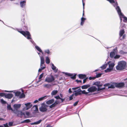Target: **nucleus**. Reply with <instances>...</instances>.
<instances>
[{"label": "nucleus", "mask_w": 127, "mask_h": 127, "mask_svg": "<svg viewBox=\"0 0 127 127\" xmlns=\"http://www.w3.org/2000/svg\"><path fill=\"white\" fill-rule=\"evenodd\" d=\"M126 65L125 62L124 61H120L118 62V65L116 67L117 70H121L125 69Z\"/></svg>", "instance_id": "1"}, {"label": "nucleus", "mask_w": 127, "mask_h": 127, "mask_svg": "<svg viewBox=\"0 0 127 127\" xmlns=\"http://www.w3.org/2000/svg\"><path fill=\"white\" fill-rule=\"evenodd\" d=\"M18 32L24 35L25 37L29 40L32 38L30 32L28 31H19L18 30Z\"/></svg>", "instance_id": "2"}, {"label": "nucleus", "mask_w": 127, "mask_h": 127, "mask_svg": "<svg viewBox=\"0 0 127 127\" xmlns=\"http://www.w3.org/2000/svg\"><path fill=\"white\" fill-rule=\"evenodd\" d=\"M48 107V106L46 105L45 103H43L41 105V106L39 108V111L42 112H46L47 110V108Z\"/></svg>", "instance_id": "3"}, {"label": "nucleus", "mask_w": 127, "mask_h": 127, "mask_svg": "<svg viewBox=\"0 0 127 127\" xmlns=\"http://www.w3.org/2000/svg\"><path fill=\"white\" fill-rule=\"evenodd\" d=\"M13 113L18 117L20 115L21 117L22 118L21 116L23 115H24V116H25V113L21 110H19L17 109H14V110H13Z\"/></svg>", "instance_id": "4"}, {"label": "nucleus", "mask_w": 127, "mask_h": 127, "mask_svg": "<svg viewBox=\"0 0 127 127\" xmlns=\"http://www.w3.org/2000/svg\"><path fill=\"white\" fill-rule=\"evenodd\" d=\"M115 86L117 88H123L125 85V84L124 82H121L119 83H114Z\"/></svg>", "instance_id": "5"}, {"label": "nucleus", "mask_w": 127, "mask_h": 127, "mask_svg": "<svg viewBox=\"0 0 127 127\" xmlns=\"http://www.w3.org/2000/svg\"><path fill=\"white\" fill-rule=\"evenodd\" d=\"M63 73H64L66 75L70 77V78L73 79H75L76 78V75L77 74H75L73 75V74L68 73L67 72H63Z\"/></svg>", "instance_id": "6"}, {"label": "nucleus", "mask_w": 127, "mask_h": 127, "mask_svg": "<svg viewBox=\"0 0 127 127\" xmlns=\"http://www.w3.org/2000/svg\"><path fill=\"white\" fill-rule=\"evenodd\" d=\"M97 90V88L95 86H93L90 87L87 90L89 93H93L96 91Z\"/></svg>", "instance_id": "7"}, {"label": "nucleus", "mask_w": 127, "mask_h": 127, "mask_svg": "<svg viewBox=\"0 0 127 127\" xmlns=\"http://www.w3.org/2000/svg\"><path fill=\"white\" fill-rule=\"evenodd\" d=\"M51 78H46L45 79V81L48 83H50L54 81L55 80L54 78L52 75H51Z\"/></svg>", "instance_id": "8"}, {"label": "nucleus", "mask_w": 127, "mask_h": 127, "mask_svg": "<svg viewBox=\"0 0 127 127\" xmlns=\"http://www.w3.org/2000/svg\"><path fill=\"white\" fill-rule=\"evenodd\" d=\"M115 9L119 16H123V14L119 6L117 7H116L115 8Z\"/></svg>", "instance_id": "9"}, {"label": "nucleus", "mask_w": 127, "mask_h": 127, "mask_svg": "<svg viewBox=\"0 0 127 127\" xmlns=\"http://www.w3.org/2000/svg\"><path fill=\"white\" fill-rule=\"evenodd\" d=\"M26 106V107L24 108L26 110H28L32 106V105L31 104V102H28L25 104Z\"/></svg>", "instance_id": "10"}, {"label": "nucleus", "mask_w": 127, "mask_h": 127, "mask_svg": "<svg viewBox=\"0 0 127 127\" xmlns=\"http://www.w3.org/2000/svg\"><path fill=\"white\" fill-rule=\"evenodd\" d=\"M33 110L34 111L35 113H38V106L37 105H34L32 107Z\"/></svg>", "instance_id": "11"}, {"label": "nucleus", "mask_w": 127, "mask_h": 127, "mask_svg": "<svg viewBox=\"0 0 127 127\" xmlns=\"http://www.w3.org/2000/svg\"><path fill=\"white\" fill-rule=\"evenodd\" d=\"M21 105L20 104H15L13 105V107L15 109L17 110L21 107Z\"/></svg>", "instance_id": "12"}, {"label": "nucleus", "mask_w": 127, "mask_h": 127, "mask_svg": "<svg viewBox=\"0 0 127 127\" xmlns=\"http://www.w3.org/2000/svg\"><path fill=\"white\" fill-rule=\"evenodd\" d=\"M51 68L54 71V72L55 73H56L58 72V69L53 64H52V66Z\"/></svg>", "instance_id": "13"}, {"label": "nucleus", "mask_w": 127, "mask_h": 127, "mask_svg": "<svg viewBox=\"0 0 127 127\" xmlns=\"http://www.w3.org/2000/svg\"><path fill=\"white\" fill-rule=\"evenodd\" d=\"M40 66H43L44 63V59L43 56H40Z\"/></svg>", "instance_id": "14"}, {"label": "nucleus", "mask_w": 127, "mask_h": 127, "mask_svg": "<svg viewBox=\"0 0 127 127\" xmlns=\"http://www.w3.org/2000/svg\"><path fill=\"white\" fill-rule=\"evenodd\" d=\"M13 96V95L12 94H5V97L6 98L8 99H11Z\"/></svg>", "instance_id": "15"}, {"label": "nucleus", "mask_w": 127, "mask_h": 127, "mask_svg": "<svg viewBox=\"0 0 127 127\" xmlns=\"http://www.w3.org/2000/svg\"><path fill=\"white\" fill-rule=\"evenodd\" d=\"M54 102V99H50L46 102V103L48 105H50L53 103Z\"/></svg>", "instance_id": "16"}, {"label": "nucleus", "mask_w": 127, "mask_h": 127, "mask_svg": "<svg viewBox=\"0 0 127 127\" xmlns=\"http://www.w3.org/2000/svg\"><path fill=\"white\" fill-rule=\"evenodd\" d=\"M125 31L124 29H121L119 33V35L120 37H121L122 36L124 33H125Z\"/></svg>", "instance_id": "17"}, {"label": "nucleus", "mask_w": 127, "mask_h": 127, "mask_svg": "<svg viewBox=\"0 0 127 127\" xmlns=\"http://www.w3.org/2000/svg\"><path fill=\"white\" fill-rule=\"evenodd\" d=\"M111 61H109L107 63L105 64L102 65V66L100 67V68H101V69L102 70L106 68V67L107 66L108 64H109V63H110Z\"/></svg>", "instance_id": "18"}, {"label": "nucleus", "mask_w": 127, "mask_h": 127, "mask_svg": "<svg viewBox=\"0 0 127 127\" xmlns=\"http://www.w3.org/2000/svg\"><path fill=\"white\" fill-rule=\"evenodd\" d=\"M26 1H23L20 2V6L21 7L23 8L25 7L26 4Z\"/></svg>", "instance_id": "19"}, {"label": "nucleus", "mask_w": 127, "mask_h": 127, "mask_svg": "<svg viewBox=\"0 0 127 127\" xmlns=\"http://www.w3.org/2000/svg\"><path fill=\"white\" fill-rule=\"evenodd\" d=\"M90 86V84H87L83 85L82 86L81 88L82 89H86L89 88Z\"/></svg>", "instance_id": "20"}, {"label": "nucleus", "mask_w": 127, "mask_h": 127, "mask_svg": "<svg viewBox=\"0 0 127 127\" xmlns=\"http://www.w3.org/2000/svg\"><path fill=\"white\" fill-rule=\"evenodd\" d=\"M78 77L80 79H83L86 77V76L84 74H80L79 75Z\"/></svg>", "instance_id": "21"}, {"label": "nucleus", "mask_w": 127, "mask_h": 127, "mask_svg": "<svg viewBox=\"0 0 127 127\" xmlns=\"http://www.w3.org/2000/svg\"><path fill=\"white\" fill-rule=\"evenodd\" d=\"M86 19L83 17H82L81 18V22L80 23V25L82 26L83 25L85 20Z\"/></svg>", "instance_id": "22"}, {"label": "nucleus", "mask_w": 127, "mask_h": 127, "mask_svg": "<svg viewBox=\"0 0 127 127\" xmlns=\"http://www.w3.org/2000/svg\"><path fill=\"white\" fill-rule=\"evenodd\" d=\"M109 65V67L112 70H113V67L115 65V64L113 63H111L110 64L109 63L108 64Z\"/></svg>", "instance_id": "23"}, {"label": "nucleus", "mask_w": 127, "mask_h": 127, "mask_svg": "<svg viewBox=\"0 0 127 127\" xmlns=\"http://www.w3.org/2000/svg\"><path fill=\"white\" fill-rule=\"evenodd\" d=\"M115 52H111L110 53V57L111 58H114L115 55Z\"/></svg>", "instance_id": "24"}, {"label": "nucleus", "mask_w": 127, "mask_h": 127, "mask_svg": "<svg viewBox=\"0 0 127 127\" xmlns=\"http://www.w3.org/2000/svg\"><path fill=\"white\" fill-rule=\"evenodd\" d=\"M58 91L56 90H54L52 92L51 95L52 96L55 95L58 93Z\"/></svg>", "instance_id": "25"}, {"label": "nucleus", "mask_w": 127, "mask_h": 127, "mask_svg": "<svg viewBox=\"0 0 127 127\" xmlns=\"http://www.w3.org/2000/svg\"><path fill=\"white\" fill-rule=\"evenodd\" d=\"M44 52L45 53L47 54L48 55H50L51 54V52L50 51L49 49L44 50Z\"/></svg>", "instance_id": "26"}, {"label": "nucleus", "mask_w": 127, "mask_h": 127, "mask_svg": "<svg viewBox=\"0 0 127 127\" xmlns=\"http://www.w3.org/2000/svg\"><path fill=\"white\" fill-rule=\"evenodd\" d=\"M7 109L8 110H11L13 112V110H14V109H13L12 108H11V106L10 105H7Z\"/></svg>", "instance_id": "27"}, {"label": "nucleus", "mask_w": 127, "mask_h": 127, "mask_svg": "<svg viewBox=\"0 0 127 127\" xmlns=\"http://www.w3.org/2000/svg\"><path fill=\"white\" fill-rule=\"evenodd\" d=\"M46 63L47 64H49L50 63V59L48 57H47L45 58Z\"/></svg>", "instance_id": "28"}, {"label": "nucleus", "mask_w": 127, "mask_h": 127, "mask_svg": "<svg viewBox=\"0 0 127 127\" xmlns=\"http://www.w3.org/2000/svg\"><path fill=\"white\" fill-rule=\"evenodd\" d=\"M14 93H15V96H19L21 94V92L20 91H17Z\"/></svg>", "instance_id": "29"}, {"label": "nucleus", "mask_w": 127, "mask_h": 127, "mask_svg": "<svg viewBox=\"0 0 127 127\" xmlns=\"http://www.w3.org/2000/svg\"><path fill=\"white\" fill-rule=\"evenodd\" d=\"M25 97V95L24 93H21L20 94L19 96V98H24Z\"/></svg>", "instance_id": "30"}, {"label": "nucleus", "mask_w": 127, "mask_h": 127, "mask_svg": "<svg viewBox=\"0 0 127 127\" xmlns=\"http://www.w3.org/2000/svg\"><path fill=\"white\" fill-rule=\"evenodd\" d=\"M96 74L95 77V78H98L100 77L102 74V73H97V72L96 73Z\"/></svg>", "instance_id": "31"}, {"label": "nucleus", "mask_w": 127, "mask_h": 127, "mask_svg": "<svg viewBox=\"0 0 127 127\" xmlns=\"http://www.w3.org/2000/svg\"><path fill=\"white\" fill-rule=\"evenodd\" d=\"M31 122L30 120L29 119H27L24 120L21 122V123L22 124L24 123H28Z\"/></svg>", "instance_id": "32"}, {"label": "nucleus", "mask_w": 127, "mask_h": 127, "mask_svg": "<svg viewBox=\"0 0 127 127\" xmlns=\"http://www.w3.org/2000/svg\"><path fill=\"white\" fill-rule=\"evenodd\" d=\"M40 66L41 67V68H39L38 70V71L39 72H41L43 69H45L46 68V67L44 65V66L42 67V66Z\"/></svg>", "instance_id": "33"}, {"label": "nucleus", "mask_w": 127, "mask_h": 127, "mask_svg": "<svg viewBox=\"0 0 127 127\" xmlns=\"http://www.w3.org/2000/svg\"><path fill=\"white\" fill-rule=\"evenodd\" d=\"M47 96H45L43 97H41L38 99V100L40 101L44 99H45L46 98V97Z\"/></svg>", "instance_id": "34"}, {"label": "nucleus", "mask_w": 127, "mask_h": 127, "mask_svg": "<svg viewBox=\"0 0 127 127\" xmlns=\"http://www.w3.org/2000/svg\"><path fill=\"white\" fill-rule=\"evenodd\" d=\"M112 70L109 67L107 68L104 71L106 73L108 72L111 71Z\"/></svg>", "instance_id": "35"}, {"label": "nucleus", "mask_w": 127, "mask_h": 127, "mask_svg": "<svg viewBox=\"0 0 127 127\" xmlns=\"http://www.w3.org/2000/svg\"><path fill=\"white\" fill-rule=\"evenodd\" d=\"M35 48L39 52H41V48L39 47L38 46H37V45H36L35 46Z\"/></svg>", "instance_id": "36"}, {"label": "nucleus", "mask_w": 127, "mask_h": 127, "mask_svg": "<svg viewBox=\"0 0 127 127\" xmlns=\"http://www.w3.org/2000/svg\"><path fill=\"white\" fill-rule=\"evenodd\" d=\"M51 86V85L49 84H46L44 85V87H46L48 88H50Z\"/></svg>", "instance_id": "37"}, {"label": "nucleus", "mask_w": 127, "mask_h": 127, "mask_svg": "<svg viewBox=\"0 0 127 127\" xmlns=\"http://www.w3.org/2000/svg\"><path fill=\"white\" fill-rule=\"evenodd\" d=\"M100 83V82L99 81H97L94 83L93 85L96 86L97 87L98 86L99 84Z\"/></svg>", "instance_id": "38"}, {"label": "nucleus", "mask_w": 127, "mask_h": 127, "mask_svg": "<svg viewBox=\"0 0 127 127\" xmlns=\"http://www.w3.org/2000/svg\"><path fill=\"white\" fill-rule=\"evenodd\" d=\"M81 94H85L86 95H87L89 93V92H86L85 90H83L81 91Z\"/></svg>", "instance_id": "39"}, {"label": "nucleus", "mask_w": 127, "mask_h": 127, "mask_svg": "<svg viewBox=\"0 0 127 127\" xmlns=\"http://www.w3.org/2000/svg\"><path fill=\"white\" fill-rule=\"evenodd\" d=\"M30 42L33 44V45L34 46H36V43L34 42V41L32 39V38H31L30 40Z\"/></svg>", "instance_id": "40"}, {"label": "nucleus", "mask_w": 127, "mask_h": 127, "mask_svg": "<svg viewBox=\"0 0 127 127\" xmlns=\"http://www.w3.org/2000/svg\"><path fill=\"white\" fill-rule=\"evenodd\" d=\"M114 3L113 4V5L115 7V8L117 6H118V4L117 1H115V3Z\"/></svg>", "instance_id": "41"}, {"label": "nucleus", "mask_w": 127, "mask_h": 127, "mask_svg": "<svg viewBox=\"0 0 127 127\" xmlns=\"http://www.w3.org/2000/svg\"><path fill=\"white\" fill-rule=\"evenodd\" d=\"M0 102L2 104H5L7 103V102L6 101L3 100V99H1L0 100Z\"/></svg>", "instance_id": "42"}, {"label": "nucleus", "mask_w": 127, "mask_h": 127, "mask_svg": "<svg viewBox=\"0 0 127 127\" xmlns=\"http://www.w3.org/2000/svg\"><path fill=\"white\" fill-rule=\"evenodd\" d=\"M115 86L113 84H111L110 86H109L108 87V89H114L115 88Z\"/></svg>", "instance_id": "43"}, {"label": "nucleus", "mask_w": 127, "mask_h": 127, "mask_svg": "<svg viewBox=\"0 0 127 127\" xmlns=\"http://www.w3.org/2000/svg\"><path fill=\"white\" fill-rule=\"evenodd\" d=\"M120 57V56L119 55H116L114 57V58L115 59H117L119 58Z\"/></svg>", "instance_id": "44"}, {"label": "nucleus", "mask_w": 127, "mask_h": 127, "mask_svg": "<svg viewBox=\"0 0 127 127\" xmlns=\"http://www.w3.org/2000/svg\"><path fill=\"white\" fill-rule=\"evenodd\" d=\"M123 18L124 19L123 21L125 22H126L127 21V17L124 16H123Z\"/></svg>", "instance_id": "45"}, {"label": "nucleus", "mask_w": 127, "mask_h": 127, "mask_svg": "<svg viewBox=\"0 0 127 127\" xmlns=\"http://www.w3.org/2000/svg\"><path fill=\"white\" fill-rule=\"evenodd\" d=\"M6 94L3 93H0V96L1 97H3L4 96L5 97V95Z\"/></svg>", "instance_id": "46"}, {"label": "nucleus", "mask_w": 127, "mask_h": 127, "mask_svg": "<svg viewBox=\"0 0 127 127\" xmlns=\"http://www.w3.org/2000/svg\"><path fill=\"white\" fill-rule=\"evenodd\" d=\"M44 75V73H42L41 74H40L39 75V79H41L43 77Z\"/></svg>", "instance_id": "47"}, {"label": "nucleus", "mask_w": 127, "mask_h": 127, "mask_svg": "<svg viewBox=\"0 0 127 127\" xmlns=\"http://www.w3.org/2000/svg\"><path fill=\"white\" fill-rule=\"evenodd\" d=\"M117 47H115V48L113 50V51L114 52H115V53H117Z\"/></svg>", "instance_id": "48"}, {"label": "nucleus", "mask_w": 127, "mask_h": 127, "mask_svg": "<svg viewBox=\"0 0 127 127\" xmlns=\"http://www.w3.org/2000/svg\"><path fill=\"white\" fill-rule=\"evenodd\" d=\"M88 79V77H86L85 78H84L83 80V83H85L87 81V80Z\"/></svg>", "instance_id": "49"}, {"label": "nucleus", "mask_w": 127, "mask_h": 127, "mask_svg": "<svg viewBox=\"0 0 127 127\" xmlns=\"http://www.w3.org/2000/svg\"><path fill=\"white\" fill-rule=\"evenodd\" d=\"M95 77H89V79L90 80H94L95 78Z\"/></svg>", "instance_id": "50"}, {"label": "nucleus", "mask_w": 127, "mask_h": 127, "mask_svg": "<svg viewBox=\"0 0 127 127\" xmlns=\"http://www.w3.org/2000/svg\"><path fill=\"white\" fill-rule=\"evenodd\" d=\"M122 36V38H121V37H120V39L121 40L124 39L125 38V37H126L125 35V34L123 35Z\"/></svg>", "instance_id": "51"}, {"label": "nucleus", "mask_w": 127, "mask_h": 127, "mask_svg": "<svg viewBox=\"0 0 127 127\" xmlns=\"http://www.w3.org/2000/svg\"><path fill=\"white\" fill-rule=\"evenodd\" d=\"M41 121H42L41 120H39L38 121H37L36 122V124L37 125V124H39L41 122Z\"/></svg>", "instance_id": "52"}, {"label": "nucleus", "mask_w": 127, "mask_h": 127, "mask_svg": "<svg viewBox=\"0 0 127 127\" xmlns=\"http://www.w3.org/2000/svg\"><path fill=\"white\" fill-rule=\"evenodd\" d=\"M13 123V122H10L8 123V125L9 126H12Z\"/></svg>", "instance_id": "53"}, {"label": "nucleus", "mask_w": 127, "mask_h": 127, "mask_svg": "<svg viewBox=\"0 0 127 127\" xmlns=\"http://www.w3.org/2000/svg\"><path fill=\"white\" fill-rule=\"evenodd\" d=\"M121 26H122V27H121L122 28H126V25L125 24L123 23L122 24V25Z\"/></svg>", "instance_id": "54"}, {"label": "nucleus", "mask_w": 127, "mask_h": 127, "mask_svg": "<svg viewBox=\"0 0 127 127\" xmlns=\"http://www.w3.org/2000/svg\"><path fill=\"white\" fill-rule=\"evenodd\" d=\"M55 98L57 99H61V98L60 97L59 95L55 96Z\"/></svg>", "instance_id": "55"}, {"label": "nucleus", "mask_w": 127, "mask_h": 127, "mask_svg": "<svg viewBox=\"0 0 127 127\" xmlns=\"http://www.w3.org/2000/svg\"><path fill=\"white\" fill-rule=\"evenodd\" d=\"M4 127H8V125L7 123H6L5 124H3V125Z\"/></svg>", "instance_id": "56"}, {"label": "nucleus", "mask_w": 127, "mask_h": 127, "mask_svg": "<svg viewBox=\"0 0 127 127\" xmlns=\"http://www.w3.org/2000/svg\"><path fill=\"white\" fill-rule=\"evenodd\" d=\"M110 85V83H108L104 85V87H106V86H109Z\"/></svg>", "instance_id": "57"}, {"label": "nucleus", "mask_w": 127, "mask_h": 127, "mask_svg": "<svg viewBox=\"0 0 127 127\" xmlns=\"http://www.w3.org/2000/svg\"><path fill=\"white\" fill-rule=\"evenodd\" d=\"M79 88V87H76L73 88L72 89L73 90L76 91V90L77 89H78Z\"/></svg>", "instance_id": "58"}, {"label": "nucleus", "mask_w": 127, "mask_h": 127, "mask_svg": "<svg viewBox=\"0 0 127 127\" xmlns=\"http://www.w3.org/2000/svg\"><path fill=\"white\" fill-rule=\"evenodd\" d=\"M25 113L26 115L27 116H29L30 115V113L29 112L26 111Z\"/></svg>", "instance_id": "59"}, {"label": "nucleus", "mask_w": 127, "mask_h": 127, "mask_svg": "<svg viewBox=\"0 0 127 127\" xmlns=\"http://www.w3.org/2000/svg\"><path fill=\"white\" fill-rule=\"evenodd\" d=\"M78 101H76L75 102L73 105V106H76L77 104Z\"/></svg>", "instance_id": "60"}, {"label": "nucleus", "mask_w": 127, "mask_h": 127, "mask_svg": "<svg viewBox=\"0 0 127 127\" xmlns=\"http://www.w3.org/2000/svg\"><path fill=\"white\" fill-rule=\"evenodd\" d=\"M124 16V14H123V16H119V17H120V21H121V22H122V18H123V16Z\"/></svg>", "instance_id": "61"}, {"label": "nucleus", "mask_w": 127, "mask_h": 127, "mask_svg": "<svg viewBox=\"0 0 127 127\" xmlns=\"http://www.w3.org/2000/svg\"><path fill=\"white\" fill-rule=\"evenodd\" d=\"M76 81L78 83H81L82 82V81L81 80H76Z\"/></svg>", "instance_id": "62"}, {"label": "nucleus", "mask_w": 127, "mask_h": 127, "mask_svg": "<svg viewBox=\"0 0 127 127\" xmlns=\"http://www.w3.org/2000/svg\"><path fill=\"white\" fill-rule=\"evenodd\" d=\"M109 2L111 3H115V1L114 0H110L109 1Z\"/></svg>", "instance_id": "63"}, {"label": "nucleus", "mask_w": 127, "mask_h": 127, "mask_svg": "<svg viewBox=\"0 0 127 127\" xmlns=\"http://www.w3.org/2000/svg\"><path fill=\"white\" fill-rule=\"evenodd\" d=\"M49 108H52L53 107H54V106L53 105V104H52L51 105L49 106Z\"/></svg>", "instance_id": "64"}]
</instances>
